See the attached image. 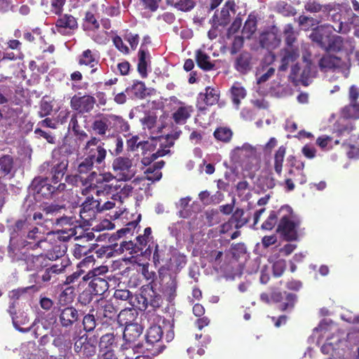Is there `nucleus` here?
<instances>
[{
    "instance_id": "18",
    "label": "nucleus",
    "mask_w": 359,
    "mask_h": 359,
    "mask_svg": "<svg viewBox=\"0 0 359 359\" xmlns=\"http://www.w3.org/2000/svg\"><path fill=\"white\" fill-rule=\"evenodd\" d=\"M95 102V100L92 96H74L71 100V107L73 109L81 113L88 112L93 109Z\"/></svg>"
},
{
    "instance_id": "40",
    "label": "nucleus",
    "mask_w": 359,
    "mask_h": 359,
    "mask_svg": "<svg viewBox=\"0 0 359 359\" xmlns=\"http://www.w3.org/2000/svg\"><path fill=\"white\" fill-rule=\"evenodd\" d=\"M145 86L143 82L136 81L130 87L126 89V93L130 96L142 97L145 95Z\"/></svg>"
},
{
    "instance_id": "23",
    "label": "nucleus",
    "mask_w": 359,
    "mask_h": 359,
    "mask_svg": "<svg viewBox=\"0 0 359 359\" xmlns=\"http://www.w3.org/2000/svg\"><path fill=\"white\" fill-rule=\"evenodd\" d=\"M341 339L339 336H332L327 339L326 342L322 346L321 351L324 354L330 355L332 357L339 355L338 351Z\"/></svg>"
},
{
    "instance_id": "19",
    "label": "nucleus",
    "mask_w": 359,
    "mask_h": 359,
    "mask_svg": "<svg viewBox=\"0 0 359 359\" xmlns=\"http://www.w3.org/2000/svg\"><path fill=\"white\" fill-rule=\"evenodd\" d=\"M280 36L275 28L270 32L263 33L259 39L261 46L266 49L277 48L280 45Z\"/></svg>"
},
{
    "instance_id": "37",
    "label": "nucleus",
    "mask_w": 359,
    "mask_h": 359,
    "mask_svg": "<svg viewBox=\"0 0 359 359\" xmlns=\"http://www.w3.org/2000/svg\"><path fill=\"white\" fill-rule=\"evenodd\" d=\"M177 280L175 278L169 277L163 287V293L167 297L168 300L171 302L176 295Z\"/></svg>"
},
{
    "instance_id": "16",
    "label": "nucleus",
    "mask_w": 359,
    "mask_h": 359,
    "mask_svg": "<svg viewBox=\"0 0 359 359\" xmlns=\"http://www.w3.org/2000/svg\"><path fill=\"white\" fill-rule=\"evenodd\" d=\"M236 4L233 0H228L220 11L219 14H215L212 17L213 25L225 26L230 22L231 14L235 13Z\"/></svg>"
},
{
    "instance_id": "34",
    "label": "nucleus",
    "mask_w": 359,
    "mask_h": 359,
    "mask_svg": "<svg viewBox=\"0 0 359 359\" xmlns=\"http://www.w3.org/2000/svg\"><path fill=\"white\" fill-rule=\"evenodd\" d=\"M44 260V257L42 255H31L27 257L24 264L26 265L27 271H36L42 267Z\"/></svg>"
},
{
    "instance_id": "48",
    "label": "nucleus",
    "mask_w": 359,
    "mask_h": 359,
    "mask_svg": "<svg viewBox=\"0 0 359 359\" xmlns=\"http://www.w3.org/2000/svg\"><path fill=\"white\" fill-rule=\"evenodd\" d=\"M108 271L106 266H100L88 271V273L83 277V280L87 281L95 278H101L100 276L105 274Z\"/></svg>"
},
{
    "instance_id": "58",
    "label": "nucleus",
    "mask_w": 359,
    "mask_h": 359,
    "mask_svg": "<svg viewBox=\"0 0 359 359\" xmlns=\"http://www.w3.org/2000/svg\"><path fill=\"white\" fill-rule=\"evenodd\" d=\"M20 52L18 54H15L13 52H7V51L1 52L0 51V65H1V67H2V63L5 60H15L18 58L20 57Z\"/></svg>"
},
{
    "instance_id": "42",
    "label": "nucleus",
    "mask_w": 359,
    "mask_h": 359,
    "mask_svg": "<svg viewBox=\"0 0 359 359\" xmlns=\"http://www.w3.org/2000/svg\"><path fill=\"white\" fill-rule=\"evenodd\" d=\"M196 61L198 66L203 69L210 70L213 67L210 62V57L201 50L196 52Z\"/></svg>"
},
{
    "instance_id": "15",
    "label": "nucleus",
    "mask_w": 359,
    "mask_h": 359,
    "mask_svg": "<svg viewBox=\"0 0 359 359\" xmlns=\"http://www.w3.org/2000/svg\"><path fill=\"white\" fill-rule=\"evenodd\" d=\"M273 60L274 55L269 53L266 56L265 62L262 63L257 68L256 79L258 84L266 82L272 76L274 75L276 69L269 65V63Z\"/></svg>"
},
{
    "instance_id": "30",
    "label": "nucleus",
    "mask_w": 359,
    "mask_h": 359,
    "mask_svg": "<svg viewBox=\"0 0 359 359\" xmlns=\"http://www.w3.org/2000/svg\"><path fill=\"white\" fill-rule=\"evenodd\" d=\"M90 280L89 287L93 294L101 295L108 290V283L104 278H95Z\"/></svg>"
},
{
    "instance_id": "61",
    "label": "nucleus",
    "mask_w": 359,
    "mask_h": 359,
    "mask_svg": "<svg viewBox=\"0 0 359 359\" xmlns=\"http://www.w3.org/2000/svg\"><path fill=\"white\" fill-rule=\"evenodd\" d=\"M194 0H180L177 4V8L183 11H188L194 7Z\"/></svg>"
},
{
    "instance_id": "9",
    "label": "nucleus",
    "mask_w": 359,
    "mask_h": 359,
    "mask_svg": "<svg viewBox=\"0 0 359 359\" xmlns=\"http://www.w3.org/2000/svg\"><path fill=\"white\" fill-rule=\"evenodd\" d=\"M289 214L282 217L278 226V231H280L287 241L296 240L297 237V229L299 226V219L290 212V208H285Z\"/></svg>"
},
{
    "instance_id": "22",
    "label": "nucleus",
    "mask_w": 359,
    "mask_h": 359,
    "mask_svg": "<svg viewBox=\"0 0 359 359\" xmlns=\"http://www.w3.org/2000/svg\"><path fill=\"white\" fill-rule=\"evenodd\" d=\"M97 165L89 156H84L77 159L74 168L77 173L83 175L90 172Z\"/></svg>"
},
{
    "instance_id": "55",
    "label": "nucleus",
    "mask_w": 359,
    "mask_h": 359,
    "mask_svg": "<svg viewBox=\"0 0 359 359\" xmlns=\"http://www.w3.org/2000/svg\"><path fill=\"white\" fill-rule=\"evenodd\" d=\"M277 217L276 212H271L268 218L262 224V229L264 230H271L277 223Z\"/></svg>"
},
{
    "instance_id": "3",
    "label": "nucleus",
    "mask_w": 359,
    "mask_h": 359,
    "mask_svg": "<svg viewBox=\"0 0 359 359\" xmlns=\"http://www.w3.org/2000/svg\"><path fill=\"white\" fill-rule=\"evenodd\" d=\"M88 180L91 184L83 190L82 193L85 195L90 191L96 192L97 195L116 193L120 196L116 195V196L121 198L122 196L127 197L133 191L131 185L124 183L126 181L115 179L111 172L104 171L97 173L92 171L88 175Z\"/></svg>"
},
{
    "instance_id": "4",
    "label": "nucleus",
    "mask_w": 359,
    "mask_h": 359,
    "mask_svg": "<svg viewBox=\"0 0 359 359\" xmlns=\"http://www.w3.org/2000/svg\"><path fill=\"white\" fill-rule=\"evenodd\" d=\"M231 161L243 170L249 171L257 168L260 160L259 146L248 142L235 147L230 153Z\"/></svg>"
},
{
    "instance_id": "62",
    "label": "nucleus",
    "mask_w": 359,
    "mask_h": 359,
    "mask_svg": "<svg viewBox=\"0 0 359 359\" xmlns=\"http://www.w3.org/2000/svg\"><path fill=\"white\" fill-rule=\"evenodd\" d=\"M323 8L322 5L314 1H309L304 6V8L311 13H318L323 10Z\"/></svg>"
},
{
    "instance_id": "25",
    "label": "nucleus",
    "mask_w": 359,
    "mask_h": 359,
    "mask_svg": "<svg viewBox=\"0 0 359 359\" xmlns=\"http://www.w3.org/2000/svg\"><path fill=\"white\" fill-rule=\"evenodd\" d=\"M150 62V55L147 50L143 48L142 46L138 53L137 70L142 77L147 75V67Z\"/></svg>"
},
{
    "instance_id": "13",
    "label": "nucleus",
    "mask_w": 359,
    "mask_h": 359,
    "mask_svg": "<svg viewBox=\"0 0 359 359\" xmlns=\"http://www.w3.org/2000/svg\"><path fill=\"white\" fill-rule=\"evenodd\" d=\"M163 335V331L160 326L154 325L149 327L146 335V349L152 351L151 347L155 346L153 354L156 355L163 351V346L158 344Z\"/></svg>"
},
{
    "instance_id": "10",
    "label": "nucleus",
    "mask_w": 359,
    "mask_h": 359,
    "mask_svg": "<svg viewBox=\"0 0 359 359\" xmlns=\"http://www.w3.org/2000/svg\"><path fill=\"white\" fill-rule=\"evenodd\" d=\"M74 349L77 353L86 357H90L96 353V341L94 339L88 337L86 333L79 334L74 337Z\"/></svg>"
},
{
    "instance_id": "32",
    "label": "nucleus",
    "mask_w": 359,
    "mask_h": 359,
    "mask_svg": "<svg viewBox=\"0 0 359 359\" xmlns=\"http://www.w3.org/2000/svg\"><path fill=\"white\" fill-rule=\"evenodd\" d=\"M246 94V90L240 83L236 82L233 84L231 88V97L236 108H238L241 100L245 97Z\"/></svg>"
},
{
    "instance_id": "44",
    "label": "nucleus",
    "mask_w": 359,
    "mask_h": 359,
    "mask_svg": "<svg viewBox=\"0 0 359 359\" xmlns=\"http://www.w3.org/2000/svg\"><path fill=\"white\" fill-rule=\"evenodd\" d=\"M339 143L338 140L332 142V138L327 135H322L317 138L316 144L324 150L331 149L334 145Z\"/></svg>"
},
{
    "instance_id": "1",
    "label": "nucleus",
    "mask_w": 359,
    "mask_h": 359,
    "mask_svg": "<svg viewBox=\"0 0 359 359\" xmlns=\"http://www.w3.org/2000/svg\"><path fill=\"white\" fill-rule=\"evenodd\" d=\"M334 25H325L318 27L310 34L311 39L328 52H336L337 55H326L319 61V67L326 72L331 69H347L350 65V56L354 46L351 41L344 40L341 36H332V31L345 34L351 28L359 27L358 16L351 8L342 6L339 13L332 15Z\"/></svg>"
},
{
    "instance_id": "31",
    "label": "nucleus",
    "mask_w": 359,
    "mask_h": 359,
    "mask_svg": "<svg viewBox=\"0 0 359 359\" xmlns=\"http://www.w3.org/2000/svg\"><path fill=\"white\" fill-rule=\"evenodd\" d=\"M164 165V161H160L155 163L152 166L149 167L145 171L146 179L154 182L158 181L162 177L161 169Z\"/></svg>"
},
{
    "instance_id": "39",
    "label": "nucleus",
    "mask_w": 359,
    "mask_h": 359,
    "mask_svg": "<svg viewBox=\"0 0 359 359\" xmlns=\"http://www.w3.org/2000/svg\"><path fill=\"white\" fill-rule=\"evenodd\" d=\"M68 130H72L74 135L78 137L79 140H83L88 137L87 133L80 129V126L78 124L77 116L76 114H72L71 116Z\"/></svg>"
},
{
    "instance_id": "53",
    "label": "nucleus",
    "mask_w": 359,
    "mask_h": 359,
    "mask_svg": "<svg viewBox=\"0 0 359 359\" xmlns=\"http://www.w3.org/2000/svg\"><path fill=\"white\" fill-rule=\"evenodd\" d=\"M83 330L86 332H91L96 327V320L93 314H87L83 319Z\"/></svg>"
},
{
    "instance_id": "50",
    "label": "nucleus",
    "mask_w": 359,
    "mask_h": 359,
    "mask_svg": "<svg viewBox=\"0 0 359 359\" xmlns=\"http://www.w3.org/2000/svg\"><path fill=\"white\" fill-rule=\"evenodd\" d=\"M20 318H22L20 320V317H13V323L15 327V328L22 332H27L29 331L31 327H21L20 325H25L29 323V318L27 315L22 314Z\"/></svg>"
},
{
    "instance_id": "17",
    "label": "nucleus",
    "mask_w": 359,
    "mask_h": 359,
    "mask_svg": "<svg viewBox=\"0 0 359 359\" xmlns=\"http://www.w3.org/2000/svg\"><path fill=\"white\" fill-rule=\"evenodd\" d=\"M56 30L62 34H68L78 27L76 18L68 14L61 15L55 24Z\"/></svg>"
},
{
    "instance_id": "57",
    "label": "nucleus",
    "mask_w": 359,
    "mask_h": 359,
    "mask_svg": "<svg viewBox=\"0 0 359 359\" xmlns=\"http://www.w3.org/2000/svg\"><path fill=\"white\" fill-rule=\"evenodd\" d=\"M286 264L285 261L283 259H279L273 264V271L275 276L279 277L280 276L285 269Z\"/></svg>"
},
{
    "instance_id": "41",
    "label": "nucleus",
    "mask_w": 359,
    "mask_h": 359,
    "mask_svg": "<svg viewBox=\"0 0 359 359\" xmlns=\"http://www.w3.org/2000/svg\"><path fill=\"white\" fill-rule=\"evenodd\" d=\"M142 348L140 344L128 343L122 346L123 354L125 355V359H134L135 354L140 353L139 349Z\"/></svg>"
},
{
    "instance_id": "35",
    "label": "nucleus",
    "mask_w": 359,
    "mask_h": 359,
    "mask_svg": "<svg viewBox=\"0 0 359 359\" xmlns=\"http://www.w3.org/2000/svg\"><path fill=\"white\" fill-rule=\"evenodd\" d=\"M286 149L283 146H280L276 151L273 158V168L275 172L280 175L282 172L283 163L285 158Z\"/></svg>"
},
{
    "instance_id": "21",
    "label": "nucleus",
    "mask_w": 359,
    "mask_h": 359,
    "mask_svg": "<svg viewBox=\"0 0 359 359\" xmlns=\"http://www.w3.org/2000/svg\"><path fill=\"white\" fill-rule=\"evenodd\" d=\"M126 327L123 332V338L128 343L135 344L136 339L142 333V327L137 323H128L127 321L124 323Z\"/></svg>"
},
{
    "instance_id": "36",
    "label": "nucleus",
    "mask_w": 359,
    "mask_h": 359,
    "mask_svg": "<svg viewBox=\"0 0 359 359\" xmlns=\"http://www.w3.org/2000/svg\"><path fill=\"white\" fill-rule=\"evenodd\" d=\"M257 29V19L255 15H249L245 22L242 34L245 38L250 39Z\"/></svg>"
},
{
    "instance_id": "47",
    "label": "nucleus",
    "mask_w": 359,
    "mask_h": 359,
    "mask_svg": "<svg viewBox=\"0 0 359 359\" xmlns=\"http://www.w3.org/2000/svg\"><path fill=\"white\" fill-rule=\"evenodd\" d=\"M111 118L113 119L111 126L119 129L121 132H128L129 130V124L121 116L111 114Z\"/></svg>"
},
{
    "instance_id": "6",
    "label": "nucleus",
    "mask_w": 359,
    "mask_h": 359,
    "mask_svg": "<svg viewBox=\"0 0 359 359\" xmlns=\"http://www.w3.org/2000/svg\"><path fill=\"white\" fill-rule=\"evenodd\" d=\"M284 34L285 42L289 47L280 51L281 65L279 67L280 71H285L290 62L294 61L299 56V51L291 47L296 40V34L291 25H287L285 27Z\"/></svg>"
},
{
    "instance_id": "5",
    "label": "nucleus",
    "mask_w": 359,
    "mask_h": 359,
    "mask_svg": "<svg viewBox=\"0 0 359 359\" xmlns=\"http://www.w3.org/2000/svg\"><path fill=\"white\" fill-rule=\"evenodd\" d=\"M111 168L115 179L119 180L129 181L137 172L134 159L124 156L116 157L112 161Z\"/></svg>"
},
{
    "instance_id": "26",
    "label": "nucleus",
    "mask_w": 359,
    "mask_h": 359,
    "mask_svg": "<svg viewBox=\"0 0 359 359\" xmlns=\"http://www.w3.org/2000/svg\"><path fill=\"white\" fill-rule=\"evenodd\" d=\"M219 97V91L217 89L207 87L205 93L199 94L198 102L200 104L201 102L203 101L207 105H212L217 102Z\"/></svg>"
},
{
    "instance_id": "63",
    "label": "nucleus",
    "mask_w": 359,
    "mask_h": 359,
    "mask_svg": "<svg viewBox=\"0 0 359 359\" xmlns=\"http://www.w3.org/2000/svg\"><path fill=\"white\" fill-rule=\"evenodd\" d=\"M113 43L116 48L123 53H128V48L123 43L122 39L118 36L113 38Z\"/></svg>"
},
{
    "instance_id": "28",
    "label": "nucleus",
    "mask_w": 359,
    "mask_h": 359,
    "mask_svg": "<svg viewBox=\"0 0 359 359\" xmlns=\"http://www.w3.org/2000/svg\"><path fill=\"white\" fill-rule=\"evenodd\" d=\"M292 168L289 170L288 174L293 177V179L300 184L306 182V177L304 173V163L302 161L295 160L292 165Z\"/></svg>"
},
{
    "instance_id": "46",
    "label": "nucleus",
    "mask_w": 359,
    "mask_h": 359,
    "mask_svg": "<svg viewBox=\"0 0 359 359\" xmlns=\"http://www.w3.org/2000/svg\"><path fill=\"white\" fill-rule=\"evenodd\" d=\"M250 56L248 54H242L236 60V69L241 72H245L250 69Z\"/></svg>"
},
{
    "instance_id": "11",
    "label": "nucleus",
    "mask_w": 359,
    "mask_h": 359,
    "mask_svg": "<svg viewBox=\"0 0 359 359\" xmlns=\"http://www.w3.org/2000/svg\"><path fill=\"white\" fill-rule=\"evenodd\" d=\"M170 101L173 104L172 118L175 122L177 124L185 123L194 111L193 107L181 102L175 96L171 97Z\"/></svg>"
},
{
    "instance_id": "2",
    "label": "nucleus",
    "mask_w": 359,
    "mask_h": 359,
    "mask_svg": "<svg viewBox=\"0 0 359 359\" xmlns=\"http://www.w3.org/2000/svg\"><path fill=\"white\" fill-rule=\"evenodd\" d=\"M10 241L13 245L27 249L42 248L49 251V243L38 227L31 226L26 219L18 220L9 228Z\"/></svg>"
},
{
    "instance_id": "49",
    "label": "nucleus",
    "mask_w": 359,
    "mask_h": 359,
    "mask_svg": "<svg viewBox=\"0 0 359 359\" xmlns=\"http://www.w3.org/2000/svg\"><path fill=\"white\" fill-rule=\"evenodd\" d=\"M169 151L168 149L158 150L153 153L151 156H146L147 153H144V156L142 158L141 163L144 166L149 165L153 161L157 158L165 156Z\"/></svg>"
},
{
    "instance_id": "38",
    "label": "nucleus",
    "mask_w": 359,
    "mask_h": 359,
    "mask_svg": "<svg viewBox=\"0 0 359 359\" xmlns=\"http://www.w3.org/2000/svg\"><path fill=\"white\" fill-rule=\"evenodd\" d=\"M283 295L285 297L287 302L284 303L283 304H282L280 306V309L282 311H285V310H287L288 309H292L294 306V304L295 300H296V296L294 294H293L286 293V292H284ZM273 298L276 301H280V299L283 298V294L280 293V292H275L273 294Z\"/></svg>"
},
{
    "instance_id": "51",
    "label": "nucleus",
    "mask_w": 359,
    "mask_h": 359,
    "mask_svg": "<svg viewBox=\"0 0 359 359\" xmlns=\"http://www.w3.org/2000/svg\"><path fill=\"white\" fill-rule=\"evenodd\" d=\"M344 114L348 118L353 119L359 118V103H350L348 106L345 107Z\"/></svg>"
},
{
    "instance_id": "29",
    "label": "nucleus",
    "mask_w": 359,
    "mask_h": 359,
    "mask_svg": "<svg viewBox=\"0 0 359 359\" xmlns=\"http://www.w3.org/2000/svg\"><path fill=\"white\" fill-rule=\"evenodd\" d=\"M110 118H111V114L104 116L101 118L95 120L93 123V130L100 135H105L108 128L111 126L113 122V119Z\"/></svg>"
},
{
    "instance_id": "43",
    "label": "nucleus",
    "mask_w": 359,
    "mask_h": 359,
    "mask_svg": "<svg viewBox=\"0 0 359 359\" xmlns=\"http://www.w3.org/2000/svg\"><path fill=\"white\" fill-rule=\"evenodd\" d=\"M88 35L96 43L104 44L107 41L108 32L107 31L100 29L99 27L97 29H93L88 32Z\"/></svg>"
},
{
    "instance_id": "64",
    "label": "nucleus",
    "mask_w": 359,
    "mask_h": 359,
    "mask_svg": "<svg viewBox=\"0 0 359 359\" xmlns=\"http://www.w3.org/2000/svg\"><path fill=\"white\" fill-rule=\"evenodd\" d=\"M60 238L67 241L76 235V229L74 227L65 228L60 231Z\"/></svg>"
},
{
    "instance_id": "7",
    "label": "nucleus",
    "mask_w": 359,
    "mask_h": 359,
    "mask_svg": "<svg viewBox=\"0 0 359 359\" xmlns=\"http://www.w3.org/2000/svg\"><path fill=\"white\" fill-rule=\"evenodd\" d=\"M104 144L95 137H92L82 148L84 156H89L96 165L104 163L107 157V149Z\"/></svg>"
},
{
    "instance_id": "33",
    "label": "nucleus",
    "mask_w": 359,
    "mask_h": 359,
    "mask_svg": "<svg viewBox=\"0 0 359 359\" xmlns=\"http://www.w3.org/2000/svg\"><path fill=\"white\" fill-rule=\"evenodd\" d=\"M68 166V161L67 159L63 158L59 163L55 164L53 168V177L52 182L55 184L60 182L65 173L67 168Z\"/></svg>"
},
{
    "instance_id": "56",
    "label": "nucleus",
    "mask_w": 359,
    "mask_h": 359,
    "mask_svg": "<svg viewBox=\"0 0 359 359\" xmlns=\"http://www.w3.org/2000/svg\"><path fill=\"white\" fill-rule=\"evenodd\" d=\"M85 27L88 32L93 29H97L100 27V25L93 14L90 13L86 14Z\"/></svg>"
},
{
    "instance_id": "8",
    "label": "nucleus",
    "mask_w": 359,
    "mask_h": 359,
    "mask_svg": "<svg viewBox=\"0 0 359 359\" xmlns=\"http://www.w3.org/2000/svg\"><path fill=\"white\" fill-rule=\"evenodd\" d=\"M310 57V53H304L302 56L304 67L300 64L292 66L290 76L293 80H300L302 83H306L309 79L315 76L316 68L312 65Z\"/></svg>"
},
{
    "instance_id": "27",
    "label": "nucleus",
    "mask_w": 359,
    "mask_h": 359,
    "mask_svg": "<svg viewBox=\"0 0 359 359\" xmlns=\"http://www.w3.org/2000/svg\"><path fill=\"white\" fill-rule=\"evenodd\" d=\"M99 346L100 353L114 352V349L116 348V341L114 334L108 333L102 336Z\"/></svg>"
},
{
    "instance_id": "24",
    "label": "nucleus",
    "mask_w": 359,
    "mask_h": 359,
    "mask_svg": "<svg viewBox=\"0 0 359 359\" xmlns=\"http://www.w3.org/2000/svg\"><path fill=\"white\" fill-rule=\"evenodd\" d=\"M77 319L78 311L74 307H67L62 309L60 315V321L64 327L72 325Z\"/></svg>"
},
{
    "instance_id": "14",
    "label": "nucleus",
    "mask_w": 359,
    "mask_h": 359,
    "mask_svg": "<svg viewBox=\"0 0 359 359\" xmlns=\"http://www.w3.org/2000/svg\"><path fill=\"white\" fill-rule=\"evenodd\" d=\"M98 209L99 201L88 197L81 208L80 217L84 222L92 225L91 222L95 219L97 212H99Z\"/></svg>"
},
{
    "instance_id": "12",
    "label": "nucleus",
    "mask_w": 359,
    "mask_h": 359,
    "mask_svg": "<svg viewBox=\"0 0 359 359\" xmlns=\"http://www.w3.org/2000/svg\"><path fill=\"white\" fill-rule=\"evenodd\" d=\"M31 188L35 194L41 195L44 197H48L56 190H64L65 184L64 183H60L57 187H55L54 185L47 183V180L46 179L36 177L31 184Z\"/></svg>"
},
{
    "instance_id": "59",
    "label": "nucleus",
    "mask_w": 359,
    "mask_h": 359,
    "mask_svg": "<svg viewBox=\"0 0 359 359\" xmlns=\"http://www.w3.org/2000/svg\"><path fill=\"white\" fill-rule=\"evenodd\" d=\"M66 0H53L51 11L55 15H61Z\"/></svg>"
},
{
    "instance_id": "60",
    "label": "nucleus",
    "mask_w": 359,
    "mask_h": 359,
    "mask_svg": "<svg viewBox=\"0 0 359 359\" xmlns=\"http://www.w3.org/2000/svg\"><path fill=\"white\" fill-rule=\"evenodd\" d=\"M116 202L121 204V201L117 200V197L114 196L110 201L105 202L102 205L99 203V212L104 210H111L116 206Z\"/></svg>"
},
{
    "instance_id": "54",
    "label": "nucleus",
    "mask_w": 359,
    "mask_h": 359,
    "mask_svg": "<svg viewBox=\"0 0 359 359\" xmlns=\"http://www.w3.org/2000/svg\"><path fill=\"white\" fill-rule=\"evenodd\" d=\"M139 137L137 136H133L131 138L127 140V147L130 150H134L135 148L142 146L143 149L148 148L150 144L148 142H138Z\"/></svg>"
},
{
    "instance_id": "45",
    "label": "nucleus",
    "mask_w": 359,
    "mask_h": 359,
    "mask_svg": "<svg viewBox=\"0 0 359 359\" xmlns=\"http://www.w3.org/2000/svg\"><path fill=\"white\" fill-rule=\"evenodd\" d=\"M13 165V158L9 155H4L0 158V172L8 175L11 172Z\"/></svg>"
},
{
    "instance_id": "20",
    "label": "nucleus",
    "mask_w": 359,
    "mask_h": 359,
    "mask_svg": "<svg viewBox=\"0 0 359 359\" xmlns=\"http://www.w3.org/2000/svg\"><path fill=\"white\" fill-rule=\"evenodd\" d=\"M100 60V54L95 50L87 49L84 50L79 58V63L81 65L89 66L93 68L91 72L93 73L96 71V66L98 65Z\"/></svg>"
},
{
    "instance_id": "52",
    "label": "nucleus",
    "mask_w": 359,
    "mask_h": 359,
    "mask_svg": "<svg viewBox=\"0 0 359 359\" xmlns=\"http://www.w3.org/2000/svg\"><path fill=\"white\" fill-rule=\"evenodd\" d=\"M214 135L219 140L228 142L232 137V132L229 128H219L215 131Z\"/></svg>"
}]
</instances>
